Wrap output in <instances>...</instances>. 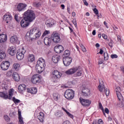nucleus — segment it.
Instances as JSON below:
<instances>
[{
  "instance_id": "412c9836",
  "label": "nucleus",
  "mask_w": 124,
  "mask_h": 124,
  "mask_svg": "<svg viewBox=\"0 0 124 124\" xmlns=\"http://www.w3.org/2000/svg\"><path fill=\"white\" fill-rule=\"evenodd\" d=\"M12 77L15 81H16V82L20 81V76H19V74H18L17 72H14L12 75Z\"/></svg>"
},
{
  "instance_id": "f03ea898",
  "label": "nucleus",
  "mask_w": 124,
  "mask_h": 124,
  "mask_svg": "<svg viewBox=\"0 0 124 124\" xmlns=\"http://www.w3.org/2000/svg\"><path fill=\"white\" fill-rule=\"evenodd\" d=\"M41 35V31L37 28L35 27L30 30V32L26 33L25 39L27 41L31 42L35 39H38Z\"/></svg>"
},
{
  "instance_id": "39448f33",
  "label": "nucleus",
  "mask_w": 124,
  "mask_h": 124,
  "mask_svg": "<svg viewBox=\"0 0 124 124\" xmlns=\"http://www.w3.org/2000/svg\"><path fill=\"white\" fill-rule=\"evenodd\" d=\"M51 39L54 43L61 42V35L59 33H53L51 36Z\"/></svg>"
},
{
  "instance_id": "4c0bfd02",
  "label": "nucleus",
  "mask_w": 124,
  "mask_h": 124,
  "mask_svg": "<svg viewBox=\"0 0 124 124\" xmlns=\"http://www.w3.org/2000/svg\"><path fill=\"white\" fill-rule=\"evenodd\" d=\"M13 101L16 104H18V103H20V102H21V101H20V100H19L18 99H16V98H15V97H14L13 98Z\"/></svg>"
},
{
  "instance_id": "c85d7f7f",
  "label": "nucleus",
  "mask_w": 124,
  "mask_h": 124,
  "mask_svg": "<svg viewBox=\"0 0 124 124\" xmlns=\"http://www.w3.org/2000/svg\"><path fill=\"white\" fill-rule=\"evenodd\" d=\"M43 67H42L41 66H38V65H36L35 68L37 72L38 73H42L43 72Z\"/></svg>"
},
{
  "instance_id": "1a4fd4ad",
  "label": "nucleus",
  "mask_w": 124,
  "mask_h": 124,
  "mask_svg": "<svg viewBox=\"0 0 124 124\" xmlns=\"http://www.w3.org/2000/svg\"><path fill=\"white\" fill-rule=\"evenodd\" d=\"M90 89H88L86 87H83L82 88L81 94L83 96H85V97H88L90 94H91V93L90 92Z\"/></svg>"
},
{
  "instance_id": "6e6d98bb",
  "label": "nucleus",
  "mask_w": 124,
  "mask_h": 124,
  "mask_svg": "<svg viewBox=\"0 0 124 124\" xmlns=\"http://www.w3.org/2000/svg\"><path fill=\"white\" fill-rule=\"evenodd\" d=\"M102 36L104 39H107V35L105 34H102Z\"/></svg>"
},
{
  "instance_id": "bb28decb",
  "label": "nucleus",
  "mask_w": 124,
  "mask_h": 124,
  "mask_svg": "<svg viewBox=\"0 0 124 124\" xmlns=\"http://www.w3.org/2000/svg\"><path fill=\"white\" fill-rule=\"evenodd\" d=\"M78 69L77 70V73L75 75V77H79L80 76H81L82 75V72L83 71L82 69H80V67H77Z\"/></svg>"
},
{
  "instance_id": "a19ab883",
  "label": "nucleus",
  "mask_w": 124,
  "mask_h": 124,
  "mask_svg": "<svg viewBox=\"0 0 124 124\" xmlns=\"http://www.w3.org/2000/svg\"><path fill=\"white\" fill-rule=\"evenodd\" d=\"M99 109H101L102 110V112L104 113V115H105V113H104V108H103V107L102 106V104H101V103H99Z\"/></svg>"
},
{
  "instance_id": "338daca9",
  "label": "nucleus",
  "mask_w": 124,
  "mask_h": 124,
  "mask_svg": "<svg viewBox=\"0 0 124 124\" xmlns=\"http://www.w3.org/2000/svg\"><path fill=\"white\" fill-rule=\"evenodd\" d=\"M14 114H15V113L14 112L10 113V116H11V117H13V116H14Z\"/></svg>"
},
{
  "instance_id": "49530a36",
  "label": "nucleus",
  "mask_w": 124,
  "mask_h": 124,
  "mask_svg": "<svg viewBox=\"0 0 124 124\" xmlns=\"http://www.w3.org/2000/svg\"><path fill=\"white\" fill-rule=\"evenodd\" d=\"M114 43V41H113V40H110V42L108 43V45L109 46H110V47H111V48H112V47H113V44Z\"/></svg>"
},
{
  "instance_id": "ddd939ff",
  "label": "nucleus",
  "mask_w": 124,
  "mask_h": 124,
  "mask_svg": "<svg viewBox=\"0 0 124 124\" xmlns=\"http://www.w3.org/2000/svg\"><path fill=\"white\" fill-rule=\"evenodd\" d=\"M3 19V21L6 22L7 24H8V23H9V22L12 20V16H11L10 14H6L4 15Z\"/></svg>"
},
{
  "instance_id": "a18cd8bd",
  "label": "nucleus",
  "mask_w": 124,
  "mask_h": 124,
  "mask_svg": "<svg viewBox=\"0 0 124 124\" xmlns=\"http://www.w3.org/2000/svg\"><path fill=\"white\" fill-rule=\"evenodd\" d=\"M4 118L6 122H9L10 121V118L7 115H4Z\"/></svg>"
},
{
  "instance_id": "8fccbe9b",
  "label": "nucleus",
  "mask_w": 124,
  "mask_h": 124,
  "mask_svg": "<svg viewBox=\"0 0 124 124\" xmlns=\"http://www.w3.org/2000/svg\"><path fill=\"white\" fill-rule=\"evenodd\" d=\"M111 59H117V58H118V55L116 54H112L111 55Z\"/></svg>"
},
{
  "instance_id": "423d86ee",
  "label": "nucleus",
  "mask_w": 124,
  "mask_h": 124,
  "mask_svg": "<svg viewBox=\"0 0 124 124\" xmlns=\"http://www.w3.org/2000/svg\"><path fill=\"white\" fill-rule=\"evenodd\" d=\"M0 66L2 70L5 71L9 68V66H10V62H9V61H3L1 63Z\"/></svg>"
},
{
  "instance_id": "f3484780",
  "label": "nucleus",
  "mask_w": 124,
  "mask_h": 124,
  "mask_svg": "<svg viewBox=\"0 0 124 124\" xmlns=\"http://www.w3.org/2000/svg\"><path fill=\"white\" fill-rule=\"evenodd\" d=\"M46 25L48 27H53L55 25V20L52 18L49 19L46 21Z\"/></svg>"
},
{
  "instance_id": "680f3d73",
  "label": "nucleus",
  "mask_w": 124,
  "mask_h": 124,
  "mask_svg": "<svg viewBox=\"0 0 124 124\" xmlns=\"http://www.w3.org/2000/svg\"><path fill=\"white\" fill-rule=\"evenodd\" d=\"M63 124H70V122L68 121H66L63 123Z\"/></svg>"
},
{
  "instance_id": "7ed1b4c3",
  "label": "nucleus",
  "mask_w": 124,
  "mask_h": 124,
  "mask_svg": "<svg viewBox=\"0 0 124 124\" xmlns=\"http://www.w3.org/2000/svg\"><path fill=\"white\" fill-rule=\"evenodd\" d=\"M98 89L99 92H103V90H104L106 95L107 96H108V95H109V94L110 93V91L108 89H106L105 90V86H104V81H103V79H102V78L99 79V85L98 86Z\"/></svg>"
},
{
  "instance_id": "0eeeda50",
  "label": "nucleus",
  "mask_w": 124,
  "mask_h": 124,
  "mask_svg": "<svg viewBox=\"0 0 124 124\" xmlns=\"http://www.w3.org/2000/svg\"><path fill=\"white\" fill-rule=\"evenodd\" d=\"M52 79L53 82L57 81V79H60L62 77V73H60L58 70H55L52 73Z\"/></svg>"
},
{
  "instance_id": "4468645a",
  "label": "nucleus",
  "mask_w": 124,
  "mask_h": 124,
  "mask_svg": "<svg viewBox=\"0 0 124 124\" xmlns=\"http://www.w3.org/2000/svg\"><path fill=\"white\" fill-rule=\"evenodd\" d=\"M54 49L57 54H61L63 51V47L62 45H57L54 47Z\"/></svg>"
},
{
  "instance_id": "5fc2aeb1",
  "label": "nucleus",
  "mask_w": 124,
  "mask_h": 124,
  "mask_svg": "<svg viewBox=\"0 0 124 124\" xmlns=\"http://www.w3.org/2000/svg\"><path fill=\"white\" fill-rule=\"evenodd\" d=\"M105 113H106V114H109V109H108V108H105Z\"/></svg>"
},
{
  "instance_id": "b1692460",
  "label": "nucleus",
  "mask_w": 124,
  "mask_h": 124,
  "mask_svg": "<svg viewBox=\"0 0 124 124\" xmlns=\"http://www.w3.org/2000/svg\"><path fill=\"white\" fill-rule=\"evenodd\" d=\"M18 91L20 93H23L26 91V85L22 84L18 86Z\"/></svg>"
},
{
  "instance_id": "69168bd1",
  "label": "nucleus",
  "mask_w": 124,
  "mask_h": 124,
  "mask_svg": "<svg viewBox=\"0 0 124 124\" xmlns=\"http://www.w3.org/2000/svg\"><path fill=\"white\" fill-rule=\"evenodd\" d=\"M15 19L16 20L18 21V15H15Z\"/></svg>"
},
{
  "instance_id": "393cba45",
  "label": "nucleus",
  "mask_w": 124,
  "mask_h": 124,
  "mask_svg": "<svg viewBox=\"0 0 124 124\" xmlns=\"http://www.w3.org/2000/svg\"><path fill=\"white\" fill-rule=\"evenodd\" d=\"M37 118L41 123L44 122V113L43 112H40L39 115L37 116Z\"/></svg>"
},
{
  "instance_id": "37998d69",
  "label": "nucleus",
  "mask_w": 124,
  "mask_h": 124,
  "mask_svg": "<svg viewBox=\"0 0 124 124\" xmlns=\"http://www.w3.org/2000/svg\"><path fill=\"white\" fill-rule=\"evenodd\" d=\"M80 47H81L83 52H87V49H86V47L83 45L80 44Z\"/></svg>"
},
{
  "instance_id": "f257e3e1",
  "label": "nucleus",
  "mask_w": 124,
  "mask_h": 124,
  "mask_svg": "<svg viewBox=\"0 0 124 124\" xmlns=\"http://www.w3.org/2000/svg\"><path fill=\"white\" fill-rule=\"evenodd\" d=\"M24 16L20 22L22 28H27L30 26V23L35 20V13L31 10L28 9L24 13Z\"/></svg>"
},
{
  "instance_id": "774afa93",
  "label": "nucleus",
  "mask_w": 124,
  "mask_h": 124,
  "mask_svg": "<svg viewBox=\"0 0 124 124\" xmlns=\"http://www.w3.org/2000/svg\"><path fill=\"white\" fill-rule=\"evenodd\" d=\"M102 62H102V61L99 60L98 63V64H102Z\"/></svg>"
},
{
  "instance_id": "09e8293b",
  "label": "nucleus",
  "mask_w": 124,
  "mask_h": 124,
  "mask_svg": "<svg viewBox=\"0 0 124 124\" xmlns=\"http://www.w3.org/2000/svg\"><path fill=\"white\" fill-rule=\"evenodd\" d=\"M93 11L94 12L95 14H96V15H97L98 14V10H97L96 8H94V9H93Z\"/></svg>"
},
{
  "instance_id": "052dcab7",
  "label": "nucleus",
  "mask_w": 124,
  "mask_h": 124,
  "mask_svg": "<svg viewBox=\"0 0 124 124\" xmlns=\"http://www.w3.org/2000/svg\"><path fill=\"white\" fill-rule=\"evenodd\" d=\"M97 54H100L101 55H102V54H103V50L100 48L99 52H98Z\"/></svg>"
},
{
  "instance_id": "f8f14e48",
  "label": "nucleus",
  "mask_w": 124,
  "mask_h": 124,
  "mask_svg": "<svg viewBox=\"0 0 124 124\" xmlns=\"http://www.w3.org/2000/svg\"><path fill=\"white\" fill-rule=\"evenodd\" d=\"M115 92H116L117 96L119 100L123 101L124 100V97H123V95L121 93V88L120 87H116Z\"/></svg>"
},
{
  "instance_id": "de8ad7c7",
  "label": "nucleus",
  "mask_w": 124,
  "mask_h": 124,
  "mask_svg": "<svg viewBox=\"0 0 124 124\" xmlns=\"http://www.w3.org/2000/svg\"><path fill=\"white\" fill-rule=\"evenodd\" d=\"M50 33V31H46L43 34L42 36H45V35H47V34H49Z\"/></svg>"
},
{
  "instance_id": "7c9ffc66",
  "label": "nucleus",
  "mask_w": 124,
  "mask_h": 124,
  "mask_svg": "<svg viewBox=\"0 0 124 124\" xmlns=\"http://www.w3.org/2000/svg\"><path fill=\"white\" fill-rule=\"evenodd\" d=\"M13 93H14V89H11L9 91V96H8V99H12V95H13Z\"/></svg>"
},
{
  "instance_id": "0e129e2a",
  "label": "nucleus",
  "mask_w": 124,
  "mask_h": 124,
  "mask_svg": "<svg viewBox=\"0 0 124 124\" xmlns=\"http://www.w3.org/2000/svg\"><path fill=\"white\" fill-rule=\"evenodd\" d=\"M22 50L21 52H23V54L24 55L26 53V50H25V48L24 47L22 48Z\"/></svg>"
},
{
  "instance_id": "72a5a7b5",
  "label": "nucleus",
  "mask_w": 124,
  "mask_h": 124,
  "mask_svg": "<svg viewBox=\"0 0 124 124\" xmlns=\"http://www.w3.org/2000/svg\"><path fill=\"white\" fill-rule=\"evenodd\" d=\"M28 61L31 62H32L34 61V55L33 54H31L28 57Z\"/></svg>"
},
{
  "instance_id": "79ce46f5",
  "label": "nucleus",
  "mask_w": 124,
  "mask_h": 124,
  "mask_svg": "<svg viewBox=\"0 0 124 124\" xmlns=\"http://www.w3.org/2000/svg\"><path fill=\"white\" fill-rule=\"evenodd\" d=\"M19 121L18 124H24V121H23V117H18Z\"/></svg>"
},
{
  "instance_id": "58836bf2",
  "label": "nucleus",
  "mask_w": 124,
  "mask_h": 124,
  "mask_svg": "<svg viewBox=\"0 0 124 124\" xmlns=\"http://www.w3.org/2000/svg\"><path fill=\"white\" fill-rule=\"evenodd\" d=\"M31 91V93L32 94H35V93H37V89L35 87H32V90Z\"/></svg>"
},
{
  "instance_id": "864d4df0",
  "label": "nucleus",
  "mask_w": 124,
  "mask_h": 124,
  "mask_svg": "<svg viewBox=\"0 0 124 124\" xmlns=\"http://www.w3.org/2000/svg\"><path fill=\"white\" fill-rule=\"evenodd\" d=\"M12 75V72H7V76H8V77H11Z\"/></svg>"
},
{
  "instance_id": "13d9d810",
  "label": "nucleus",
  "mask_w": 124,
  "mask_h": 124,
  "mask_svg": "<svg viewBox=\"0 0 124 124\" xmlns=\"http://www.w3.org/2000/svg\"><path fill=\"white\" fill-rule=\"evenodd\" d=\"M98 122L99 124H103V121H102V119H99Z\"/></svg>"
},
{
  "instance_id": "c9c22d12",
  "label": "nucleus",
  "mask_w": 124,
  "mask_h": 124,
  "mask_svg": "<svg viewBox=\"0 0 124 124\" xmlns=\"http://www.w3.org/2000/svg\"><path fill=\"white\" fill-rule=\"evenodd\" d=\"M53 96L54 100H56V101L59 100V97L60 96V95H59L58 93H53Z\"/></svg>"
},
{
  "instance_id": "3c124183",
  "label": "nucleus",
  "mask_w": 124,
  "mask_h": 124,
  "mask_svg": "<svg viewBox=\"0 0 124 124\" xmlns=\"http://www.w3.org/2000/svg\"><path fill=\"white\" fill-rule=\"evenodd\" d=\"M72 22L76 27V28H77V22L76 21V19H73Z\"/></svg>"
},
{
  "instance_id": "9b49d317",
  "label": "nucleus",
  "mask_w": 124,
  "mask_h": 124,
  "mask_svg": "<svg viewBox=\"0 0 124 124\" xmlns=\"http://www.w3.org/2000/svg\"><path fill=\"white\" fill-rule=\"evenodd\" d=\"M79 101L83 106H89L92 103V101L88 99H84L82 98H79Z\"/></svg>"
},
{
  "instance_id": "6ab92c4d",
  "label": "nucleus",
  "mask_w": 124,
  "mask_h": 124,
  "mask_svg": "<svg viewBox=\"0 0 124 124\" xmlns=\"http://www.w3.org/2000/svg\"><path fill=\"white\" fill-rule=\"evenodd\" d=\"M27 6V4L20 3L17 5V10L19 12L23 11V10L25 9Z\"/></svg>"
},
{
  "instance_id": "a878e982",
  "label": "nucleus",
  "mask_w": 124,
  "mask_h": 124,
  "mask_svg": "<svg viewBox=\"0 0 124 124\" xmlns=\"http://www.w3.org/2000/svg\"><path fill=\"white\" fill-rule=\"evenodd\" d=\"M16 58L18 61H22L24 59V53H23V51L21 53L17 52L16 53Z\"/></svg>"
},
{
  "instance_id": "e433bc0d",
  "label": "nucleus",
  "mask_w": 124,
  "mask_h": 124,
  "mask_svg": "<svg viewBox=\"0 0 124 124\" xmlns=\"http://www.w3.org/2000/svg\"><path fill=\"white\" fill-rule=\"evenodd\" d=\"M33 6L34 7H40V6H41V3L38 2H34L33 3Z\"/></svg>"
},
{
  "instance_id": "5701e85b",
  "label": "nucleus",
  "mask_w": 124,
  "mask_h": 124,
  "mask_svg": "<svg viewBox=\"0 0 124 124\" xmlns=\"http://www.w3.org/2000/svg\"><path fill=\"white\" fill-rule=\"evenodd\" d=\"M51 40H52V39H51V37L50 38L48 37H45L44 41V44L47 46H50V44H51Z\"/></svg>"
},
{
  "instance_id": "473e14b6",
  "label": "nucleus",
  "mask_w": 124,
  "mask_h": 124,
  "mask_svg": "<svg viewBox=\"0 0 124 124\" xmlns=\"http://www.w3.org/2000/svg\"><path fill=\"white\" fill-rule=\"evenodd\" d=\"M6 54L2 50L0 51V59H5Z\"/></svg>"
},
{
  "instance_id": "6e6552de",
  "label": "nucleus",
  "mask_w": 124,
  "mask_h": 124,
  "mask_svg": "<svg viewBox=\"0 0 124 124\" xmlns=\"http://www.w3.org/2000/svg\"><path fill=\"white\" fill-rule=\"evenodd\" d=\"M31 81L33 84L40 83V75L38 74L34 75L31 78Z\"/></svg>"
},
{
  "instance_id": "2eb2a0df",
  "label": "nucleus",
  "mask_w": 124,
  "mask_h": 124,
  "mask_svg": "<svg viewBox=\"0 0 124 124\" xmlns=\"http://www.w3.org/2000/svg\"><path fill=\"white\" fill-rule=\"evenodd\" d=\"M16 47L13 46L9 47L8 49V52L11 56H14L16 54Z\"/></svg>"
},
{
  "instance_id": "4be33fe9",
  "label": "nucleus",
  "mask_w": 124,
  "mask_h": 124,
  "mask_svg": "<svg viewBox=\"0 0 124 124\" xmlns=\"http://www.w3.org/2000/svg\"><path fill=\"white\" fill-rule=\"evenodd\" d=\"M60 59H61V56L59 55H54L52 58V62H53L54 63H58L59 61H60Z\"/></svg>"
},
{
  "instance_id": "603ef678",
  "label": "nucleus",
  "mask_w": 124,
  "mask_h": 124,
  "mask_svg": "<svg viewBox=\"0 0 124 124\" xmlns=\"http://www.w3.org/2000/svg\"><path fill=\"white\" fill-rule=\"evenodd\" d=\"M55 115L57 117H61V112L60 111H57L56 113H55Z\"/></svg>"
},
{
  "instance_id": "c756f323",
  "label": "nucleus",
  "mask_w": 124,
  "mask_h": 124,
  "mask_svg": "<svg viewBox=\"0 0 124 124\" xmlns=\"http://www.w3.org/2000/svg\"><path fill=\"white\" fill-rule=\"evenodd\" d=\"M69 56H70V51H69V50H66L64 51L62 57L63 58H69Z\"/></svg>"
},
{
  "instance_id": "9d476101",
  "label": "nucleus",
  "mask_w": 124,
  "mask_h": 124,
  "mask_svg": "<svg viewBox=\"0 0 124 124\" xmlns=\"http://www.w3.org/2000/svg\"><path fill=\"white\" fill-rule=\"evenodd\" d=\"M72 62V58L71 57L63 58V63L65 66H68Z\"/></svg>"
},
{
  "instance_id": "bf43d9fd",
  "label": "nucleus",
  "mask_w": 124,
  "mask_h": 124,
  "mask_svg": "<svg viewBox=\"0 0 124 124\" xmlns=\"http://www.w3.org/2000/svg\"><path fill=\"white\" fill-rule=\"evenodd\" d=\"M31 91H32V88H28L27 89V92L28 93H31Z\"/></svg>"
},
{
  "instance_id": "c03bdc74",
  "label": "nucleus",
  "mask_w": 124,
  "mask_h": 124,
  "mask_svg": "<svg viewBox=\"0 0 124 124\" xmlns=\"http://www.w3.org/2000/svg\"><path fill=\"white\" fill-rule=\"evenodd\" d=\"M119 101H121V103L118 104V106H119V107H121V108L124 107V99L123 101L119 100Z\"/></svg>"
},
{
  "instance_id": "a211bd4d",
  "label": "nucleus",
  "mask_w": 124,
  "mask_h": 124,
  "mask_svg": "<svg viewBox=\"0 0 124 124\" xmlns=\"http://www.w3.org/2000/svg\"><path fill=\"white\" fill-rule=\"evenodd\" d=\"M36 65L44 67L45 66V60L43 58H40L37 62Z\"/></svg>"
},
{
  "instance_id": "f704fd0d",
  "label": "nucleus",
  "mask_w": 124,
  "mask_h": 124,
  "mask_svg": "<svg viewBox=\"0 0 124 124\" xmlns=\"http://www.w3.org/2000/svg\"><path fill=\"white\" fill-rule=\"evenodd\" d=\"M20 67V65L18 63H16L13 64V68L15 70H18Z\"/></svg>"
},
{
  "instance_id": "cd10ccee",
  "label": "nucleus",
  "mask_w": 124,
  "mask_h": 124,
  "mask_svg": "<svg viewBox=\"0 0 124 124\" xmlns=\"http://www.w3.org/2000/svg\"><path fill=\"white\" fill-rule=\"evenodd\" d=\"M17 40L18 37L16 35H14L10 38V42H11V43H15L16 42H17Z\"/></svg>"
},
{
  "instance_id": "e2e57ef3",
  "label": "nucleus",
  "mask_w": 124,
  "mask_h": 124,
  "mask_svg": "<svg viewBox=\"0 0 124 124\" xmlns=\"http://www.w3.org/2000/svg\"><path fill=\"white\" fill-rule=\"evenodd\" d=\"M117 39L119 42H121L122 41V39H121V37L120 36H117Z\"/></svg>"
},
{
  "instance_id": "4d7b16f0",
  "label": "nucleus",
  "mask_w": 124,
  "mask_h": 124,
  "mask_svg": "<svg viewBox=\"0 0 124 124\" xmlns=\"http://www.w3.org/2000/svg\"><path fill=\"white\" fill-rule=\"evenodd\" d=\"M18 118L22 117V115H21V111H20V110H18Z\"/></svg>"
},
{
  "instance_id": "2f4dec72",
  "label": "nucleus",
  "mask_w": 124,
  "mask_h": 124,
  "mask_svg": "<svg viewBox=\"0 0 124 124\" xmlns=\"http://www.w3.org/2000/svg\"><path fill=\"white\" fill-rule=\"evenodd\" d=\"M0 97H3L4 99L8 98V95L3 92H0Z\"/></svg>"
},
{
  "instance_id": "ea45409f",
  "label": "nucleus",
  "mask_w": 124,
  "mask_h": 124,
  "mask_svg": "<svg viewBox=\"0 0 124 124\" xmlns=\"http://www.w3.org/2000/svg\"><path fill=\"white\" fill-rule=\"evenodd\" d=\"M104 57L105 61H108V60L109 59V55H108L107 52L104 53Z\"/></svg>"
},
{
  "instance_id": "aec40b11",
  "label": "nucleus",
  "mask_w": 124,
  "mask_h": 124,
  "mask_svg": "<svg viewBox=\"0 0 124 124\" xmlns=\"http://www.w3.org/2000/svg\"><path fill=\"white\" fill-rule=\"evenodd\" d=\"M7 40V35L0 34V43H3Z\"/></svg>"
},
{
  "instance_id": "dca6fc26",
  "label": "nucleus",
  "mask_w": 124,
  "mask_h": 124,
  "mask_svg": "<svg viewBox=\"0 0 124 124\" xmlns=\"http://www.w3.org/2000/svg\"><path fill=\"white\" fill-rule=\"evenodd\" d=\"M78 69H79V68L78 67L72 68L66 71L65 72V74H67V75H71L72 74H74V73H75V72H76Z\"/></svg>"
},
{
  "instance_id": "20e7f679",
  "label": "nucleus",
  "mask_w": 124,
  "mask_h": 124,
  "mask_svg": "<svg viewBox=\"0 0 124 124\" xmlns=\"http://www.w3.org/2000/svg\"><path fill=\"white\" fill-rule=\"evenodd\" d=\"M64 96L67 99H73L74 91L72 89H67L65 92Z\"/></svg>"
}]
</instances>
